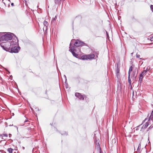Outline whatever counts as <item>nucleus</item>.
<instances>
[{
	"label": "nucleus",
	"mask_w": 153,
	"mask_h": 153,
	"mask_svg": "<svg viewBox=\"0 0 153 153\" xmlns=\"http://www.w3.org/2000/svg\"><path fill=\"white\" fill-rule=\"evenodd\" d=\"M150 40L151 41H153V37H150Z\"/></svg>",
	"instance_id": "nucleus-25"
},
{
	"label": "nucleus",
	"mask_w": 153,
	"mask_h": 153,
	"mask_svg": "<svg viewBox=\"0 0 153 153\" xmlns=\"http://www.w3.org/2000/svg\"><path fill=\"white\" fill-rule=\"evenodd\" d=\"M18 86H17V87H16V89H18Z\"/></svg>",
	"instance_id": "nucleus-38"
},
{
	"label": "nucleus",
	"mask_w": 153,
	"mask_h": 153,
	"mask_svg": "<svg viewBox=\"0 0 153 153\" xmlns=\"http://www.w3.org/2000/svg\"><path fill=\"white\" fill-rule=\"evenodd\" d=\"M144 70V71H146V73L149 70V68H147L145 70Z\"/></svg>",
	"instance_id": "nucleus-22"
},
{
	"label": "nucleus",
	"mask_w": 153,
	"mask_h": 153,
	"mask_svg": "<svg viewBox=\"0 0 153 153\" xmlns=\"http://www.w3.org/2000/svg\"><path fill=\"white\" fill-rule=\"evenodd\" d=\"M153 127V126H151L149 127V128H152V127Z\"/></svg>",
	"instance_id": "nucleus-29"
},
{
	"label": "nucleus",
	"mask_w": 153,
	"mask_h": 153,
	"mask_svg": "<svg viewBox=\"0 0 153 153\" xmlns=\"http://www.w3.org/2000/svg\"><path fill=\"white\" fill-rule=\"evenodd\" d=\"M13 38L11 34H6L4 35H1V40L2 41H8L11 40Z\"/></svg>",
	"instance_id": "nucleus-3"
},
{
	"label": "nucleus",
	"mask_w": 153,
	"mask_h": 153,
	"mask_svg": "<svg viewBox=\"0 0 153 153\" xmlns=\"http://www.w3.org/2000/svg\"><path fill=\"white\" fill-rule=\"evenodd\" d=\"M0 137L2 138V139L3 140H5L7 139L5 138H4V137H7L8 135L6 134H3L0 135Z\"/></svg>",
	"instance_id": "nucleus-7"
},
{
	"label": "nucleus",
	"mask_w": 153,
	"mask_h": 153,
	"mask_svg": "<svg viewBox=\"0 0 153 153\" xmlns=\"http://www.w3.org/2000/svg\"><path fill=\"white\" fill-rule=\"evenodd\" d=\"M86 44L83 42L77 39V47L82 46L84 45H85Z\"/></svg>",
	"instance_id": "nucleus-5"
},
{
	"label": "nucleus",
	"mask_w": 153,
	"mask_h": 153,
	"mask_svg": "<svg viewBox=\"0 0 153 153\" xmlns=\"http://www.w3.org/2000/svg\"><path fill=\"white\" fill-rule=\"evenodd\" d=\"M152 37H153V36Z\"/></svg>",
	"instance_id": "nucleus-44"
},
{
	"label": "nucleus",
	"mask_w": 153,
	"mask_h": 153,
	"mask_svg": "<svg viewBox=\"0 0 153 153\" xmlns=\"http://www.w3.org/2000/svg\"><path fill=\"white\" fill-rule=\"evenodd\" d=\"M132 71V66H131L129 67V70L128 72V75H130L131 74V72Z\"/></svg>",
	"instance_id": "nucleus-11"
},
{
	"label": "nucleus",
	"mask_w": 153,
	"mask_h": 153,
	"mask_svg": "<svg viewBox=\"0 0 153 153\" xmlns=\"http://www.w3.org/2000/svg\"><path fill=\"white\" fill-rule=\"evenodd\" d=\"M66 87V88L67 89L68 88V87Z\"/></svg>",
	"instance_id": "nucleus-39"
},
{
	"label": "nucleus",
	"mask_w": 153,
	"mask_h": 153,
	"mask_svg": "<svg viewBox=\"0 0 153 153\" xmlns=\"http://www.w3.org/2000/svg\"><path fill=\"white\" fill-rule=\"evenodd\" d=\"M7 151L10 153H12L13 149L11 148H9L8 149Z\"/></svg>",
	"instance_id": "nucleus-17"
},
{
	"label": "nucleus",
	"mask_w": 153,
	"mask_h": 153,
	"mask_svg": "<svg viewBox=\"0 0 153 153\" xmlns=\"http://www.w3.org/2000/svg\"><path fill=\"white\" fill-rule=\"evenodd\" d=\"M149 125V123L148 122H146L145 125H144L143 126L142 128H143L145 129L146 128L148 127Z\"/></svg>",
	"instance_id": "nucleus-10"
},
{
	"label": "nucleus",
	"mask_w": 153,
	"mask_h": 153,
	"mask_svg": "<svg viewBox=\"0 0 153 153\" xmlns=\"http://www.w3.org/2000/svg\"><path fill=\"white\" fill-rule=\"evenodd\" d=\"M147 120V118H146L145 120L143 121L144 122H145L146 120Z\"/></svg>",
	"instance_id": "nucleus-33"
},
{
	"label": "nucleus",
	"mask_w": 153,
	"mask_h": 153,
	"mask_svg": "<svg viewBox=\"0 0 153 153\" xmlns=\"http://www.w3.org/2000/svg\"><path fill=\"white\" fill-rule=\"evenodd\" d=\"M28 121V120H25V121L24 122L25 123H26V122H27Z\"/></svg>",
	"instance_id": "nucleus-32"
},
{
	"label": "nucleus",
	"mask_w": 153,
	"mask_h": 153,
	"mask_svg": "<svg viewBox=\"0 0 153 153\" xmlns=\"http://www.w3.org/2000/svg\"><path fill=\"white\" fill-rule=\"evenodd\" d=\"M140 59H142L141 58H140Z\"/></svg>",
	"instance_id": "nucleus-40"
},
{
	"label": "nucleus",
	"mask_w": 153,
	"mask_h": 153,
	"mask_svg": "<svg viewBox=\"0 0 153 153\" xmlns=\"http://www.w3.org/2000/svg\"><path fill=\"white\" fill-rule=\"evenodd\" d=\"M11 5L12 6H14V4L13 3H12L11 4Z\"/></svg>",
	"instance_id": "nucleus-30"
},
{
	"label": "nucleus",
	"mask_w": 153,
	"mask_h": 153,
	"mask_svg": "<svg viewBox=\"0 0 153 153\" xmlns=\"http://www.w3.org/2000/svg\"><path fill=\"white\" fill-rule=\"evenodd\" d=\"M65 133H63V134H62V135H63V134H65L66 135H67V133L66 132H65Z\"/></svg>",
	"instance_id": "nucleus-26"
},
{
	"label": "nucleus",
	"mask_w": 153,
	"mask_h": 153,
	"mask_svg": "<svg viewBox=\"0 0 153 153\" xmlns=\"http://www.w3.org/2000/svg\"><path fill=\"white\" fill-rule=\"evenodd\" d=\"M77 97L81 100H83L85 98H86V96L85 95H82L80 94L77 93Z\"/></svg>",
	"instance_id": "nucleus-6"
},
{
	"label": "nucleus",
	"mask_w": 153,
	"mask_h": 153,
	"mask_svg": "<svg viewBox=\"0 0 153 153\" xmlns=\"http://www.w3.org/2000/svg\"><path fill=\"white\" fill-rule=\"evenodd\" d=\"M9 137H11V136H12V135L11 134H9Z\"/></svg>",
	"instance_id": "nucleus-28"
},
{
	"label": "nucleus",
	"mask_w": 153,
	"mask_h": 153,
	"mask_svg": "<svg viewBox=\"0 0 153 153\" xmlns=\"http://www.w3.org/2000/svg\"><path fill=\"white\" fill-rule=\"evenodd\" d=\"M115 140H115V139H114L112 140V141L113 142V141L114 142V141H115Z\"/></svg>",
	"instance_id": "nucleus-31"
},
{
	"label": "nucleus",
	"mask_w": 153,
	"mask_h": 153,
	"mask_svg": "<svg viewBox=\"0 0 153 153\" xmlns=\"http://www.w3.org/2000/svg\"><path fill=\"white\" fill-rule=\"evenodd\" d=\"M7 137H4V138H6Z\"/></svg>",
	"instance_id": "nucleus-42"
},
{
	"label": "nucleus",
	"mask_w": 153,
	"mask_h": 153,
	"mask_svg": "<svg viewBox=\"0 0 153 153\" xmlns=\"http://www.w3.org/2000/svg\"><path fill=\"white\" fill-rule=\"evenodd\" d=\"M64 77L65 78V85H68V84H67V78H66V76L65 75H64Z\"/></svg>",
	"instance_id": "nucleus-12"
},
{
	"label": "nucleus",
	"mask_w": 153,
	"mask_h": 153,
	"mask_svg": "<svg viewBox=\"0 0 153 153\" xmlns=\"http://www.w3.org/2000/svg\"><path fill=\"white\" fill-rule=\"evenodd\" d=\"M141 147V143H140L139 144L137 150H140V149Z\"/></svg>",
	"instance_id": "nucleus-18"
},
{
	"label": "nucleus",
	"mask_w": 153,
	"mask_h": 153,
	"mask_svg": "<svg viewBox=\"0 0 153 153\" xmlns=\"http://www.w3.org/2000/svg\"><path fill=\"white\" fill-rule=\"evenodd\" d=\"M56 18H57L56 16L54 18H53V21H55L56 19Z\"/></svg>",
	"instance_id": "nucleus-24"
},
{
	"label": "nucleus",
	"mask_w": 153,
	"mask_h": 153,
	"mask_svg": "<svg viewBox=\"0 0 153 153\" xmlns=\"http://www.w3.org/2000/svg\"><path fill=\"white\" fill-rule=\"evenodd\" d=\"M98 55V53H96V55L97 56V55Z\"/></svg>",
	"instance_id": "nucleus-35"
},
{
	"label": "nucleus",
	"mask_w": 153,
	"mask_h": 153,
	"mask_svg": "<svg viewBox=\"0 0 153 153\" xmlns=\"http://www.w3.org/2000/svg\"><path fill=\"white\" fill-rule=\"evenodd\" d=\"M100 153H101L100 152Z\"/></svg>",
	"instance_id": "nucleus-45"
},
{
	"label": "nucleus",
	"mask_w": 153,
	"mask_h": 153,
	"mask_svg": "<svg viewBox=\"0 0 153 153\" xmlns=\"http://www.w3.org/2000/svg\"><path fill=\"white\" fill-rule=\"evenodd\" d=\"M95 56L94 54H91L86 55H83L81 57L83 60L90 59H94Z\"/></svg>",
	"instance_id": "nucleus-4"
},
{
	"label": "nucleus",
	"mask_w": 153,
	"mask_h": 153,
	"mask_svg": "<svg viewBox=\"0 0 153 153\" xmlns=\"http://www.w3.org/2000/svg\"><path fill=\"white\" fill-rule=\"evenodd\" d=\"M146 71L143 70V71L142 72V73L141 74H140V75L143 76L144 75H145L146 74Z\"/></svg>",
	"instance_id": "nucleus-16"
},
{
	"label": "nucleus",
	"mask_w": 153,
	"mask_h": 153,
	"mask_svg": "<svg viewBox=\"0 0 153 153\" xmlns=\"http://www.w3.org/2000/svg\"><path fill=\"white\" fill-rule=\"evenodd\" d=\"M1 46L3 49L7 51H9L10 50L9 48L5 47L2 44H1Z\"/></svg>",
	"instance_id": "nucleus-9"
},
{
	"label": "nucleus",
	"mask_w": 153,
	"mask_h": 153,
	"mask_svg": "<svg viewBox=\"0 0 153 153\" xmlns=\"http://www.w3.org/2000/svg\"><path fill=\"white\" fill-rule=\"evenodd\" d=\"M143 69H145V68H144Z\"/></svg>",
	"instance_id": "nucleus-43"
},
{
	"label": "nucleus",
	"mask_w": 153,
	"mask_h": 153,
	"mask_svg": "<svg viewBox=\"0 0 153 153\" xmlns=\"http://www.w3.org/2000/svg\"><path fill=\"white\" fill-rule=\"evenodd\" d=\"M128 82L129 83V84L130 85H131V81L130 79V75H128Z\"/></svg>",
	"instance_id": "nucleus-15"
},
{
	"label": "nucleus",
	"mask_w": 153,
	"mask_h": 153,
	"mask_svg": "<svg viewBox=\"0 0 153 153\" xmlns=\"http://www.w3.org/2000/svg\"><path fill=\"white\" fill-rule=\"evenodd\" d=\"M153 118V111H152L151 114L149 118V121L152 119Z\"/></svg>",
	"instance_id": "nucleus-14"
},
{
	"label": "nucleus",
	"mask_w": 153,
	"mask_h": 153,
	"mask_svg": "<svg viewBox=\"0 0 153 153\" xmlns=\"http://www.w3.org/2000/svg\"><path fill=\"white\" fill-rule=\"evenodd\" d=\"M61 0H54V1L55 3H58Z\"/></svg>",
	"instance_id": "nucleus-19"
},
{
	"label": "nucleus",
	"mask_w": 153,
	"mask_h": 153,
	"mask_svg": "<svg viewBox=\"0 0 153 153\" xmlns=\"http://www.w3.org/2000/svg\"><path fill=\"white\" fill-rule=\"evenodd\" d=\"M133 76H134V77H136V76H134V74H133Z\"/></svg>",
	"instance_id": "nucleus-37"
},
{
	"label": "nucleus",
	"mask_w": 153,
	"mask_h": 153,
	"mask_svg": "<svg viewBox=\"0 0 153 153\" xmlns=\"http://www.w3.org/2000/svg\"><path fill=\"white\" fill-rule=\"evenodd\" d=\"M75 95L76 97V93H75Z\"/></svg>",
	"instance_id": "nucleus-34"
},
{
	"label": "nucleus",
	"mask_w": 153,
	"mask_h": 153,
	"mask_svg": "<svg viewBox=\"0 0 153 153\" xmlns=\"http://www.w3.org/2000/svg\"><path fill=\"white\" fill-rule=\"evenodd\" d=\"M116 71H117V73H118L120 71L119 69L118 68L117 69Z\"/></svg>",
	"instance_id": "nucleus-23"
},
{
	"label": "nucleus",
	"mask_w": 153,
	"mask_h": 153,
	"mask_svg": "<svg viewBox=\"0 0 153 153\" xmlns=\"http://www.w3.org/2000/svg\"><path fill=\"white\" fill-rule=\"evenodd\" d=\"M70 45L69 51L71 52L73 56L76 58V54L74 52L76 50L75 46H76V41H75L74 39H72Z\"/></svg>",
	"instance_id": "nucleus-1"
},
{
	"label": "nucleus",
	"mask_w": 153,
	"mask_h": 153,
	"mask_svg": "<svg viewBox=\"0 0 153 153\" xmlns=\"http://www.w3.org/2000/svg\"><path fill=\"white\" fill-rule=\"evenodd\" d=\"M136 57L137 58H140V55H139V54H136Z\"/></svg>",
	"instance_id": "nucleus-21"
},
{
	"label": "nucleus",
	"mask_w": 153,
	"mask_h": 153,
	"mask_svg": "<svg viewBox=\"0 0 153 153\" xmlns=\"http://www.w3.org/2000/svg\"><path fill=\"white\" fill-rule=\"evenodd\" d=\"M43 24H44V25L45 26V29H46L45 32H46L47 30L48 29V22L47 21L45 20L44 21Z\"/></svg>",
	"instance_id": "nucleus-8"
},
{
	"label": "nucleus",
	"mask_w": 153,
	"mask_h": 153,
	"mask_svg": "<svg viewBox=\"0 0 153 153\" xmlns=\"http://www.w3.org/2000/svg\"><path fill=\"white\" fill-rule=\"evenodd\" d=\"M143 76L141 75H140V78H139V81L141 83L143 79Z\"/></svg>",
	"instance_id": "nucleus-13"
},
{
	"label": "nucleus",
	"mask_w": 153,
	"mask_h": 153,
	"mask_svg": "<svg viewBox=\"0 0 153 153\" xmlns=\"http://www.w3.org/2000/svg\"><path fill=\"white\" fill-rule=\"evenodd\" d=\"M150 8L153 11V5H150Z\"/></svg>",
	"instance_id": "nucleus-20"
},
{
	"label": "nucleus",
	"mask_w": 153,
	"mask_h": 153,
	"mask_svg": "<svg viewBox=\"0 0 153 153\" xmlns=\"http://www.w3.org/2000/svg\"><path fill=\"white\" fill-rule=\"evenodd\" d=\"M130 89L131 90L132 89V87H131Z\"/></svg>",
	"instance_id": "nucleus-36"
},
{
	"label": "nucleus",
	"mask_w": 153,
	"mask_h": 153,
	"mask_svg": "<svg viewBox=\"0 0 153 153\" xmlns=\"http://www.w3.org/2000/svg\"><path fill=\"white\" fill-rule=\"evenodd\" d=\"M18 45L16 42H15L12 41L10 43V46H11L10 52L11 53H17L20 49V47L19 46H17Z\"/></svg>",
	"instance_id": "nucleus-2"
},
{
	"label": "nucleus",
	"mask_w": 153,
	"mask_h": 153,
	"mask_svg": "<svg viewBox=\"0 0 153 153\" xmlns=\"http://www.w3.org/2000/svg\"><path fill=\"white\" fill-rule=\"evenodd\" d=\"M14 115L13 113V116Z\"/></svg>",
	"instance_id": "nucleus-41"
},
{
	"label": "nucleus",
	"mask_w": 153,
	"mask_h": 153,
	"mask_svg": "<svg viewBox=\"0 0 153 153\" xmlns=\"http://www.w3.org/2000/svg\"><path fill=\"white\" fill-rule=\"evenodd\" d=\"M1 34H2V33H0V41L1 40Z\"/></svg>",
	"instance_id": "nucleus-27"
}]
</instances>
